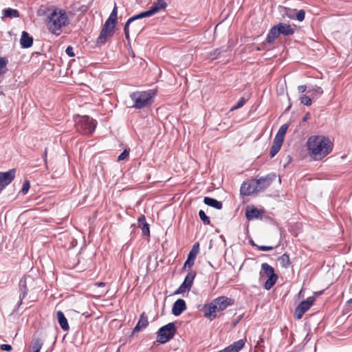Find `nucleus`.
Returning a JSON list of instances; mask_svg holds the SVG:
<instances>
[{"label":"nucleus","mask_w":352,"mask_h":352,"mask_svg":"<svg viewBox=\"0 0 352 352\" xmlns=\"http://www.w3.org/2000/svg\"><path fill=\"white\" fill-rule=\"evenodd\" d=\"M213 301L218 307L219 310L221 311L226 309L228 305H231L232 300L225 296H221L213 300Z\"/></svg>","instance_id":"18"},{"label":"nucleus","mask_w":352,"mask_h":352,"mask_svg":"<svg viewBox=\"0 0 352 352\" xmlns=\"http://www.w3.org/2000/svg\"><path fill=\"white\" fill-rule=\"evenodd\" d=\"M136 19H135L134 21H133L129 25V28H129V26L131 25V29H132V32L134 34H138L139 33H140L144 28L145 27V25L143 24L142 23H135L134 21H135ZM129 31L128 30V32Z\"/></svg>","instance_id":"27"},{"label":"nucleus","mask_w":352,"mask_h":352,"mask_svg":"<svg viewBox=\"0 0 352 352\" xmlns=\"http://www.w3.org/2000/svg\"><path fill=\"white\" fill-rule=\"evenodd\" d=\"M258 248V249L259 250H261V251H270V250H272L273 249V247L272 246H265V245H257L256 246Z\"/></svg>","instance_id":"44"},{"label":"nucleus","mask_w":352,"mask_h":352,"mask_svg":"<svg viewBox=\"0 0 352 352\" xmlns=\"http://www.w3.org/2000/svg\"><path fill=\"white\" fill-rule=\"evenodd\" d=\"M220 52H221L220 49H216L210 54V57H211V58H212V59L217 58L218 57V56L219 55Z\"/></svg>","instance_id":"43"},{"label":"nucleus","mask_w":352,"mask_h":352,"mask_svg":"<svg viewBox=\"0 0 352 352\" xmlns=\"http://www.w3.org/2000/svg\"><path fill=\"white\" fill-rule=\"evenodd\" d=\"M30 187V182L28 180H25L23 184V187H22V190H21L23 194H26L28 192Z\"/></svg>","instance_id":"38"},{"label":"nucleus","mask_w":352,"mask_h":352,"mask_svg":"<svg viewBox=\"0 0 352 352\" xmlns=\"http://www.w3.org/2000/svg\"><path fill=\"white\" fill-rule=\"evenodd\" d=\"M69 23L67 12L61 9H49L47 12V27L49 31L56 35H59L62 28Z\"/></svg>","instance_id":"2"},{"label":"nucleus","mask_w":352,"mask_h":352,"mask_svg":"<svg viewBox=\"0 0 352 352\" xmlns=\"http://www.w3.org/2000/svg\"><path fill=\"white\" fill-rule=\"evenodd\" d=\"M279 35H280V32H279L278 28L276 27V25H274V27H272L271 28V30H270V32L267 34V41L268 43H270V44L273 43L274 42V41L278 37Z\"/></svg>","instance_id":"25"},{"label":"nucleus","mask_w":352,"mask_h":352,"mask_svg":"<svg viewBox=\"0 0 352 352\" xmlns=\"http://www.w3.org/2000/svg\"><path fill=\"white\" fill-rule=\"evenodd\" d=\"M271 182L272 179L268 176L255 180L257 193L267 188L271 184Z\"/></svg>","instance_id":"17"},{"label":"nucleus","mask_w":352,"mask_h":352,"mask_svg":"<svg viewBox=\"0 0 352 352\" xmlns=\"http://www.w3.org/2000/svg\"><path fill=\"white\" fill-rule=\"evenodd\" d=\"M199 216L201 221H203L204 224L205 225H209L210 223V221L209 217L206 214L205 212L202 210H200L199 212Z\"/></svg>","instance_id":"34"},{"label":"nucleus","mask_w":352,"mask_h":352,"mask_svg":"<svg viewBox=\"0 0 352 352\" xmlns=\"http://www.w3.org/2000/svg\"><path fill=\"white\" fill-rule=\"evenodd\" d=\"M186 309V302L183 299L177 300L173 306L172 313L173 315L178 316H179Z\"/></svg>","instance_id":"16"},{"label":"nucleus","mask_w":352,"mask_h":352,"mask_svg":"<svg viewBox=\"0 0 352 352\" xmlns=\"http://www.w3.org/2000/svg\"><path fill=\"white\" fill-rule=\"evenodd\" d=\"M96 122L87 116H78L76 119V127L78 131L84 135H91L96 129Z\"/></svg>","instance_id":"6"},{"label":"nucleus","mask_w":352,"mask_h":352,"mask_svg":"<svg viewBox=\"0 0 352 352\" xmlns=\"http://www.w3.org/2000/svg\"><path fill=\"white\" fill-rule=\"evenodd\" d=\"M65 52L70 57H73L74 56L73 47H72L70 46L67 47Z\"/></svg>","instance_id":"45"},{"label":"nucleus","mask_w":352,"mask_h":352,"mask_svg":"<svg viewBox=\"0 0 352 352\" xmlns=\"http://www.w3.org/2000/svg\"><path fill=\"white\" fill-rule=\"evenodd\" d=\"M301 103L304 104L306 106H310L312 103L311 98L306 95H303L300 98Z\"/></svg>","instance_id":"35"},{"label":"nucleus","mask_w":352,"mask_h":352,"mask_svg":"<svg viewBox=\"0 0 352 352\" xmlns=\"http://www.w3.org/2000/svg\"><path fill=\"white\" fill-rule=\"evenodd\" d=\"M263 273L268 277L265 283L264 287L265 289L270 290L277 281L278 276L275 274L274 268L267 263H263L261 265V276H263Z\"/></svg>","instance_id":"8"},{"label":"nucleus","mask_w":352,"mask_h":352,"mask_svg":"<svg viewBox=\"0 0 352 352\" xmlns=\"http://www.w3.org/2000/svg\"><path fill=\"white\" fill-rule=\"evenodd\" d=\"M195 272H189L186 275L184 282L179 287V288L175 292V294H180L185 293L186 292L190 291V289L192 285V283L195 279Z\"/></svg>","instance_id":"11"},{"label":"nucleus","mask_w":352,"mask_h":352,"mask_svg":"<svg viewBox=\"0 0 352 352\" xmlns=\"http://www.w3.org/2000/svg\"><path fill=\"white\" fill-rule=\"evenodd\" d=\"M244 345V341L243 340H239L219 352H239Z\"/></svg>","instance_id":"20"},{"label":"nucleus","mask_w":352,"mask_h":352,"mask_svg":"<svg viewBox=\"0 0 352 352\" xmlns=\"http://www.w3.org/2000/svg\"><path fill=\"white\" fill-rule=\"evenodd\" d=\"M199 253V243H196L193 245L192 250L190 251L187 260L184 263V268L190 269L194 264L195 260L197 255Z\"/></svg>","instance_id":"14"},{"label":"nucleus","mask_w":352,"mask_h":352,"mask_svg":"<svg viewBox=\"0 0 352 352\" xmlns=\"http://www.w3.org/2000/svg\"><path fill=\"white\" fill-rule=\"evenodd\" d=\"M56 318L58 322L63 330L69 329V324L67 318L65 317L64 314L61 311L56 312Z\"/></svg>","instance_id":"23"},{"label":"nucleus","mask_w":352,"mask_h":352,"mask_svg":"<svg viewBox=\"0 0 352 352\" xmlns=\"http://www.w3.org/2000/svg\"><path fill=\"white\" fill-rule=\"evenodd\" d=\"M38 280L30 275H26L19 281V289L22 294L20 295L21 300L25 297L30 290L36 288Z\"/></svg>","instance_id":"9"},{"label":"nucleus","mask_w":352,"mask_h":352,"mask_svg":"<svg viewBox=\"0 0 352 352\" xmlns=\"http://www.w3.org/2000/svg\"><path fill=\"white\" fill-rule=\"evenodd\" d=\"M315 301V298L313 296L307 298L305 300L301 302L299 305L296 308L294 316L296 319L300 320L303 314L311 307Z\"/></svg>","instance_id":"10"},{"label":"nucleus","mask_w":352,"mask_h":352,"mask_svg":"<svg viewBox=\"0 0 352 352\" xmlns=\"http://www.w3.org/2000/svg\"><path fill=\"white\" fill-rule=\"evenodd\" d=\"M20 43L24 48L30 47L33 43V38L28 34V32L23 31L20 39Z\"/></svg>","instance_id":"22"},{"label":"nucleus","mask_w":352,"mask_h":352,"mask_svg":"<svg viewBox=\"0 0 352 352\" xmlns=\"http://www.w3.org/2000/svg\"><path fill=\"white\" fill-rule=\"evenodd\" d=\"M129 155V149H124L123 152L118 156V161H122L128 157Z\"/></svg>","instance_id":"37"},{"label":"nucleus","mask_w":352,"mask_h":352,"mask_svg":"<svg viewBox=\"0 0 352 352\" xmlns=\"http://www.w3.org/2000/svg\"><path fill=\"white\" fill-rule=\"evenodd\" d=\"M285 10H286V12H285L286 15L289 18L293 19L294 17L295 10H292L289 8H285Z\"/></svg>","instance_id":"41"},{"label":"nucleus","mask_w":352,"mask_h":352,"mask_svg":"<svg viewBox=\"0 0 352 352\" xmlns=\"http://www.w3.org/2000/svg\"><path fill=\"white\" fill-rule=\"evenodd\" d=\"M47 157V149L45 150V160Z\"/></svg>","instance_id":"51"},{"label":"nucleus","mask_w":352,"mask_h":352,"mask_svg":"<svg viewBox=\"0 0 352 352\" xmlns=\"http://www.w3.org/2000/svg\"><path fill=\"white\" fill-rule=\"evenodd\" d=\"M240 191L243 195H250L253 193H257L255 180L243 182Z\"/></svg>","instance_id":"15"},{"label":"nucleus","mask_w":352,"mask_h":352,"mask_svg":"<svg viewBox=\"0 0 352 352\" xmlns=\"http://www.w3.org/2000/svg\"><path fill=\"white\" fill-rule=\"evenodd\" d=\"M3 18L8 17V18H17L19 16V13L17 10L7 8L4 9L2 11Z\"/></svg>","instance_id":"29"},{"label":"nucleus","mask_w":352,"mask_h":352,"mask_svg":"<svg viewBox=\"0 0 352 352\" xmlns=\"http://www.w3.org/2000/svg\"><path fill=\"white\" fill-rule=\"evenodd\" d=\"M117 6L115 4L110 16L105 21V23L100 32L98 38V43H104L107 39L113 35V28L117 23Z\"/></svg>","instance_id":"4"},{"label":"nucleus","mask_w":352,"mask_h":352,"mask_svg":"<svg viewBox=\"0 0 352 352\" xmlns=\"http://www.w3.org/2000/svg\"><path fill=\"white\" fill-rule=\"evenodd\" d=\"M307 89V87L305 85H300L298 87V91L300 93H304Z\"/></svg>","instance_id":"47"},{"label":"nucleus","mask_w":352,"mask_h":352,"mask_svg":"<svg viewBox=\"0 0 352 352\" xmlns=\"http://www.w3.org/2000/svg\"><path fill=\"white\" fill-rule=\"evenodd\" d=\"M347 303H349V304L352 303V298L347 301Z\"/></svg>","instance_id":"50"},{"label":"nucleus","mask_w":352,"mask_h":352,"mask_svg":"<svg viewBox=\"0 0 352 352\" xmlns=\"http://www.w3.org/2000/svg\"><path fill=\"white\" fill-rule=\"evenodd\" d=\"M15 169H11L7 172H0V186L5 188L10 184L15 177Z\"/></svg>","instance_id":"12"},{"label":"nucleus","mask_w":352,"mask_h":352,"mask_svg":"<svg viewBox=\"0 0 352 352\" xmlns=\"http://www.w3.org/2000/svg\"><path fill=\"white\" fill-rule=\"evenodd\" d=\"M142 230L144 234L148 235L149 234V227L146 223H143V226L142 228Z\"/></svg>","instance_id":"42"},{"label":"nucleus","mask_w":352,"mask_h":352,"mask_svg":"<svg viewBox=\"0 0 352 352\" xmlns=\"http://www.w3.org/2000/svg\"><path fill=\"white\" fill-rule=\"evenodd\" d=\"M251 243H252V245H256L254 244V242H253V241H252V242H251Z\"/></svg>","instance_id":"52"},{"label":"nucleus","mask_w":352,"mask_h":352,"mask_svg":"<svg viewBox=\"0 0 352 352\" xmlns=\"http://www.w3.org/2000/svg\"><path fill=\"white\" fill-rule=\"evenodd\" d=\"M204 202L207 206L213 207L216 209L220 210L222 208V203L221 201H217L215 199L206 197H204Z\"/></svg>","instance_id":"24"},{"label":"nucleus","mask_w":352,"mask_h":352,"mask_svg":"<svg viewBox=\"0 0 352 352\" xmlns=\"http://www.w3.org/2000/svg\"><path fill=\"white\" fill-rule=\"evenodd\" d=\"M261 215L260 210L256 208H252L246 211V217L250 220L254 218H258Z\"/></svg>","instance_id":"31"},{"label":"nucleus","mask_w":352,"mask_h":352,"mask_svg":"<svg viewBox=\"0 0 352 352\" xmlns=\"http://www.w3.org/2000/svg\"><path fill=\"white\" fill-rule=\"evenodd\" d=\"M1 349L3 351H10L12 350V346L10 344H1Z\"/></svg>","instance_id":"46"},{"label":"nucleus","mask_w":352,"mask_h":352,"mask_svg":"<svg viewBox=\"0 0 352 352\" xmlns=\"http://www.w3.org/2000/svg\"><path fill=\"white\" fill-rule=\"evenodd\" d=\"M287 129H288V124H285L282 125L280 127V129H278V133H276L274 139L278 140L281 142H283L285 135L286 133Z\"/></svg>","instance_id":"30"},{"label":"nucleus","mask_w":352,"mask_h":352,"mask_svg":"<svg viewBox=\"0 0 352 352\" xmlns=\"http://www.w3.org/2000/svg\"><path fill=\"white\" fill-rule=\"evenodd\" d=\"M105 283L100 282V283H95L94 284V287H104Z\"/></svg>","instance_id":"48"},{"label":"nucleus","mask_w":352,"mask_h":352,"mask_svg":"<svg viewBox=\"0 0 352 352\" xmlns=\"http://www.w3.org/2000/svg\"><path fill=\"white\" fill-rule=\"evenodd\" d=\"M148 324V321L147 316L145 315L144 313H142L140 315V320H139L138 324H136V326L134 327V329L133 330V334L146 328Z\"/></svg>","instance_id":"21"},{"label":"nucleus","mask_w":352,"mask_h":352,"mask_svg":"<svg viewBox=\"0 0 352 352\" xmlns=\"http://www.w3.org/2000/svg\"><path fill=\"white\" fill-rule=\"evenodd\" d=\"M308 92L311 93V97L313 99H316L319 98L323 94L322 88L317 85L311 86L309 88Z\"/></svg>","instance_id":"26"},{"label":"nucleus","mask_w":352,"mask_h":352,"mask_svg":"<svg viewBox=\"0 0 352 352\" xmlns=\"http://www.w3.org/2000/svg\"><path fill=\"white\" fill-rule=\"evenodd\" d=\"M278 261L279 262L281 267L284 268H287L290 265V259L289 256L287 254H283L282 256H280Z\"/></svg>","instance_id":"32"},{"label":"nucleus","mask_w":352,"mask_h":352,"mask_svg":"<svg viewBox=\"0 0 352 352\" xmlns=\"http://www.w3.org/2000/svg\"><path fill=\"white\" fill-rule=\"evenodd\" d=\"M246 102V100L244 98H241L236 105L232 107L231 111L236 110L242 107Z\"/></svg>","instance_id":"36"},{"label":"nucleus","mask_w":352,"mask_h":352,"mask_svg":"<svg viewBox=\"0 0 352 352\" xmlns=\"http://www.w3.org/2000/svg\"><path fill=\"white\" fill-rule=\"evenodd\" d=\"M167 6V3L164 0H157L156 2H155L153 6L149 8L148 10L146 12H143L138 15H135L133 17H131L128 19V21L126 23L125 27H124V34L126 36V38L129 39V32H128V28L129 24L134 21L135 19H142L143 17L150 16L153 15L155 13L159 12L161 10H164Z\"/></svg>","instance_id":"5"},{"label":"nucleus","mask_w":352,"mask_h":352,"mask_svg":"<svg viewBox=\"0 0 352 352\" xmlns=\"http://www.w3.org/2000/svg\"><path fill=\"white\" fill-rule=\"evenodd\" d=\"M204 311V316L212 320L217 317V313L221 311L219 310L218 307L217 306V305L214 304V301L212 300L208 305L205 306Z\"/></svg>","instance_id":"13"},{"label":"nucleus","mask_w":352,"mask_h":352,"mask_svg":"<svg viewBox=\"0 0 352 352\" xmlns=\"http://www.w3.org/2000/svg\"><path fill=\"white\" fill-rule=\"evenodd\" d=\"M278 28L280 34H283L284 36H291L294 33V29L288 24L284 23H280L276 25Z\"/></svg>","instance_id":"19"},{"label":"nucleus","mask_w":352,"mask_h":352,"mask_svg":"<svg viewBox=\"0 0 352 352\" xmlns=\"http://www.w3.org/2000/svg\"><path fill=\"white\" fill-rule=\"evenodd\" d=\"M305 12L303 10H299L297 13H296V19L298 21H302L304 20L305 19Z\"/></svg>","instance_id":"39"},{"label":"nucleus","mask_w":352,"mask_h":352,"mask_svg":"<svg viewBox=\"0 0 352 352\" xmlns=\"http://www.w3.org/2000/svg\"><path fill=\"white\" fill-rule=\"evenodd\" d=\"M155 94L153 91H135L130 94L131 100V107L135 109H142L150 105L152 102V98Z\"/></svg>","instance_id":"3"},{"label":"nucleus","mask_w":352,"mask_h":352,"mask_svg":"<svg viewBox=\"0 0 352 352\" xmlns=\"http://www.w3.org/2000/svg\"><path fill=\"white\" fill-rule=\"evenodd\" d=\"M175 332L176 327L175 323L170 322L159 329L157 341L161 344H164L173 338Z\"/></svg>","instance_id":"7"},{"label":"nucleus","mask_w":352,"mask_h":352,"mask_svg":"<svg viewBox=\"0 0 352 352\" xmlns=\"http://www.w3.org/2000/svg\"><path fill=\"white\" fill-rule=\"evenodd\" d=\"M310 155L318 160L324 157L332 150L333 144L329 139L323 136H311L307 142Z\"/></svg>","instance_id":"1"},{"label":"nucleus","mask_w":352,"mask_h":352,"mask_svg":"<svg viewBox=\"0 0 352 352\" xmlns=\"http://www.w3.org/2000/svg\"><path fill=\"white\" fill-rule=\"evenodd\" d=\"M43 346V342L39 338H36L33 340L31 348V352H40L41 349Z\"/></svg>","instance_id":"33"},{"label":"nucleus","mask_w":352,"mask_h":352,"mask_svg":"<svg viewBox=\"0 0 352 352\" xmlns=\"http://www.w3.org/2000/svg\"><path fill=\"white\" fill-rule=\"evenodd\" d=\"M92 291L97 297L104 296L108 292V290L97 291L95 289H92Z\"/></svg>","instance_id":"40"},{"label":"nucleus","mask_w":352,"mask_h":352,"mask_svg":"<svg viewBox=\"0 0 352 352\" xmlns=\"http://www.w3.org/2000/svg\"><path fill=\"white\" fill-rule=\"evenodd\" d=\"M138 221H139L140 223H141V222L144 223L145 221L144 216L142 215V216L138 218Z\"/></svg>","instance_id":"49"},{"label":"nucleus","mask_w":352,"mask_h":352,"mask_svg":"<svg viewBox=\"0 0 352 352\" xmlns=\"http://www.w3.org/2000/svg\"><path fill=\"white\" fill-rule=\"evenodd\" d=\"M283 142L274 139L270 150V157H274L279 151Z\"/></svg>","instance_id":"28"}]
</instances>
